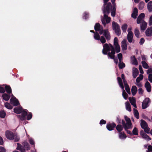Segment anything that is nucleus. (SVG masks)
<instances>
[{"instance_id": "obj_1", "label": "nucleus", "mask_w": 152, "mask_h": 152, "mask_svg": "<svg viewBox=\"0 0 152 152\" xmlns=\"http://www.w3.org/2000/svg\"><path fill=\"white\" fill-rule=\"evenodd\" d=\"M104 1V8L102 9L103 12L104 14V18H101V21L104 26H106V24L110 23L111 18L107 16L110 12V9L109 7L111 5L110 3H107L109 0H103Z\"/></svg>"}, {"instance_id": "obj_2", "label": "nucleus", "mask_w": 152, "mask_h": 152, "mask_svg": "<svg viewBox=\"0 0 152 152\" xmlns=\"http://www.w3.org/2000/svg\"><path fill=\"white\" fill-rule=\"evenodd\" d=\"M102 53L104 55H108V57L114 59V62L117 64L118 60L117 58L114 59L115 52L113 46L110 44L105 43L103 45Z\"/></svg>"}, {"instance_id": "obj_3", "label": "nucleus", "mask_w": 152, "mask_h": 152, "mask_svg": "<svg viewBox=\"0 0 152 152\" xmlns=\"http://www.w3.org/2000/svg\"><path fill=\"white\" fill-rule=\"evenodd\" d=\"M94 29L96 31H99L100 34H102L103 33V35L107 40H110V36L107 29L104 30L102 27L98 23H97L95 24L94 26Z\"/></svg>"}, {"instance_id": "obj_4", "label": "nucleus", "mask_w": 152, "mask_h": 152, "mask_svg": "<svg viewBox=\"0 0 152 152\" xmlns=\"http://www.w3.org/2000/svg\"><path fill=\"white\" fill-rule=\"evenodd\" d=\"M27 110H23L21 107H15L14 109V111L16 113L19 114L22 113V116L20 118V119L23 120L25 119V116L27 114Z\"/></svg>"}, {"instance_id": "obj_5", "label": "nucleus", "mask_w": 152, "mask_h": 152, "mask_svg": "<svg viewBox=\"0 0 152 152\" xmlns=\"http://www.w3.org/2000/svg\"><path fill=\"white\" fill-rule=\"evenodd\" d=\"M124 118L126 122V123L125 124V122L122 120V124L125 130H126V129H132V124L130 119L126 116H124Z\"/></svg>"}, {"instance_id": "obj_6", "label": "nucleus", "mask_w": 152, "mask_h": 152, "mask_svg": "<svg viewBox=\"0 0 152 152\" xmlns=\"http://www.w3.org/2000/svg\"><path fill=\"white\" fill-rule=\"evenodd\" d=\"M117 79L120 87L123 90V96L125 99H127L128 96L124 90V86L122 83V80L121 78L119 77H118Z\"/></svg>"}, {"instance_id": "obj_7", "label": "nucleus", "mask_w": 152, "mask_h": 152, "mask_svg": "<svg viewBox=\"0 0 152 152\" xmlns=\"http://www.w3.org/2000/svg\"><path fill=\"white\" fill-rule=\"evenodd\" d=\"M112 25L113 30L115 31L117 35L119 36L121 34V31L119 25L115 22L113 21L112 23Z\"/></svg>"}, {"instance_id": "obj_8", "label": "nucleus", "mask_w": 152, "mask_h": 152, "mask_svg": "<svg viewBox=\"0 0 152 152\" xmlns=\"http://www.w3.org/2000/svg\"><path fill=\"white\" fill-rule=\"evenodd\" d=\"M94 37L95 39L100 40L102 43H104L106 42V39L104 37L102 36L100 37L98 33L94 32Z\"/></svg>"}, {"instance_id": "obj_9", "label": "nucleus", "mask_w": 152, "mask_h": 152, "mask_svg": "<svg viewBox=\"0 0 152 152\" xmlns=\"http://www.w3.org/2000/svg\"><path fill=\"white\" fill-rule=\"evenodd\" d=\"M118 39L117 37H115L114 39L113 43L116 52L118 53L120 51V47L118 44Z\"/></svg>"}, {"instance_id": "obj_10", "label": "nucleus", "mask_w": 152, "mask_h": 152, "mask_svg": "<svg viewBox=\"0 0 152 152\" xmlns=\"http://www.w3.org/2000/svg\"><path fill=\"white\" fill-rule=\"evenodd\" d=\"M10 101L11 104H13L14 106L18 105L19 103L18 100L12 94V97L11 98Z\"/></svg>"}, {"instance_id": "obj_11", "label": "nucleus", "mask_w": 152, "mask_h": 152, "mask_svg": "<svg viewBox=\"0 0 152 152\" xmlns=\"http://www.w3.org/2000/svg\"><path fill=\"white\" fill-rule=\"evenodd\" d=\"M14 135L13 133L10 131L7 130L5 132L6 137L9 140H13Z\"/></svg>"}, {"instance_id": "obj_12", "label": "nucleus", "mask_w": 152, "mask_h": 152, "mask_svg": "<svg viewBox=\"0 0 152 152\" xmlns=\"http://www.w3.org/2000/svg\"><path fill=\"white\" fill-rule=\"evenodd\" d=\"M150 102V99L148 98H146L143 101L142 104V108L145 109L148 106V104Z\"/></svg>"}, {"instance_id": "obj_13", "label": "nucleus", "mask_w": 152, "mask_h": 152, "mask_svg": "<svg viewBox=\"0 0 152 152\" xmlns=\"http://www.w3.org/2000/svg\"><path fill=\"white\" fill-rule=\"evenodd\" d=\"M145 16V15L144 13H141L139 15L137 19V24H140L145 21L143 20Z\"/></svg>"}, {"instance_id": "obj_14", "label": "nucleus", "mask_w": 152, "mask_h": 152, "mask_svg": "<svg viewBox=\"0 0 152 152\" xmlns=\"http://www.w3.org/2000/svg\"><path fill=\"white\" fill-rule=\"evenodd\" d=\"M115 7L116 6L115 4H114L113 5L112 7L111 6V4L110 6L109 7V8L110 9V11H112V12H111V15L113 17L115 16Z\"/></svg>"}, {"instance_id": "obj_15", "label": "nucleus", "mask_w": 152, "mask_h": 152, "mask_svg": "<svg viewBox=\"0 0 152 152\" xmlns=\"http://www.w3.org/2000/svg\"><path fill=\"white\" fill-rule=\"evenodd\" d=\"M140 133L142 138L148 140H151L147 134L144 133L143 130L140 131Z\"/></svg>"}, {"instance_id": "obj_16", "label": "nucleus", "mask_w": 152, "mask_h": 152, "mask_svg": "<svg viewBox=\"0 0 152 152\" xmlns=\"http://www.w3.org/2000/svg\"><path fill=\"white\" fill-rule=\"evenodd\" d=\"M121 47L122 50H125L127 49V45H126V39H124L121 42Z\"/></svg>"}, {"instance_id": "obj_17", "label": "nucleus", "mask_w": 152, "mask_h": 152, "mask_svg": "<svg viewBox=\"0 0 152 152\" xmlns=\"http://www.w3.org/2000/svg\"><path fill=\"white\" fill-rule=\"evenodd\" d=\"M133 37V32H129L127 35V39L128 41L129 42H132V41Z\"/></svg>"}, {"instance_id": "obj_18", "label": "nucleus", "mask_w": 152, "mask_h": 152, "mask_svg": "<svg viewBox=\"0 0 152 152\" xmlns=\"http://www.w3.org/2000/svg\"><path fill=\"white\" fill-rule=\"evenodd\" d=\"M116 125L115 124L113 123L112 124H107L106 127L107 129L109 131H111L114 128L115 126Z\"/></svg>"}, {"instance_id": "obj_19", "label": "nucleus", "mask_w": 152, "mask_h": 152, "mask_svg": "<svg viewBox=\"0 0 152 152\" xmlns=\"http://www.w3.org/2000/svg\"><path fill=\"white\" fill-rule=\"evenodd\" d=\"M129 100L131 104L135 108H137V106L136 104V100L134 97L131 98L129 97Z\"/></svg>"}, {"instance_id": "obj_20", "label": "nucleus", "mask_w": 152, "mask_h": 152, "mask_svg": "<svg viewBox=\"0 0 152 152\" xmlns=\"http://www.w3.org/2000/svg\"><path fill=\"white\" fill-rule=\"evenodd\" d=\"M139 74V72L137 69L134 68L132 70V75L134 78H135Z\"/></svg>"}, {"instance_id": "obj_21", "label": "nucleus", "mask_w": 152, "mask_h": 152, "mask_svg": "<svg viewBox=\"0 0 152 152\" xmlns=\"http://www.w3.org/2000/svg\"><path fill=\"white\" fill-rule=\"evenodd\" d=\"M17 145V147L16 148L17 150L20 151L21 152H25V149L24 147L22 146L20 144L18 143Z\"/></svg>"}, {"instance_id": "obj_22", "label": "nucleus", "mask_w": 152, "mask_h": 152, "mask_svg": "<svg viewBox=\"0 0 152 152\" xmlns=\"http://www.w3.org/2000/svg\"><path fill=\"white\" fill-rule=\"evenodd\" d=\"M145 86L147 91L148 92H150L151 91V86L148 81L146 82L145 84Z\"/></svg>"}, {"instance_id": "obj_23", "label": "nucleus", "mask_w": 152, "mask_h": 152, "mask_svg": "<svg viewBox=\"0 0 152 152\" xmlns=\"http://www.w3.org/2000/svg\"><path fill=\"white\" fill-rule=\"evenodd\" d=\"M138 10L136 8H134V9L133 12L132 14V16L134 18H136L137 15Z\"/></svg>"}, {"instance_id": "obj_24", "label": "nucleus", "mask_w": 152, "mask_h": 152, "mask_svg": "<svg viewBox=\"0 0 152 152\" xmlns=\"http://www.w3.org/2000/svg\"><path fill=\"white\" fill-rule=\"evenodd\" d=\"M145 33L146 36H148L152 35V27L150 28H148L146 31Z\"/></svg>"}, {"instance_id": "obj_25", "label": "nucleus", "mask_w": 152, "mask_h": 152, "mask_svg": "<svg viewBox=\"0 0 152 152\" xmlns=\"http://www.w3.org/2000/svg\"><path fill=\"white\" fill-rule=\"evenodd\" d=\"M147 23L145 21H143L142 23L140 25V28L141 30H145L147 27Z\"/></svg>"}, {"instance_id": "obj_26", "label": "nucleus", "mask_w": 152, "mask_h": 152, "mask_svg": "<svg viewBox=\"0 0 152 152\" xmlns=\"http://www.w3.org/2000/svg\"><path fill=\"white\" fill-rule=\"evenodd\" d=\"M137 91V88L135 86H133L131 89V91L132 95L134 96Z\"/></svg>"}, {"instance_id": "obj_27", "label": "nucleus", "mask_w": 152, "mask_h": 152, "mask_svg": "<svg viewBox=\"0 0 152 152\" xmlns=\"http://www.w3.org/2000/svg\"><path fill=\"white\" fill-rule=\"evenodd\" d=\"M118 136L119 138L121 139H125L126 137V135L123 132L119 133Z\"/></svg>"}, {"instance_id": "obj_28", "label": "nucleus", "mask_w": 152, "mask_h": 152, "mask_svg": "<svg viewBox=\"0 0 152 152\" xmlns=\"http://www.w3.org/2000/svg\"><path fill=\"white\" fill-rule=\"evenodd\" d=\"M126 108V110L129 112L131 111V109L130 103L128 102H126L125 103Z\"/></svg>"}, {"instance_id": "obj_29", "label": "nucleus", "mask_w": 152, "mask_h": 152, "mask_svg": "<svg viewBox=\"0 0 152 152\" xmlns=\"http://www.w3.org/2000/svg\"><path fill=\"white\" fill-rule=\"evenodd\" d=\"M141 126L142 128L143 129L147 126L148 125L146 123L144 120H141Z\"/></svg>"}, {"instance_id": "obj_30", "label": "nucleus", "mask_w": 152, "mask_h": 152, "mask_svg": "<svg viewBox=\"0 0 152 152\" xmlns=\"http://www.w3.org/2000/svg\"><path fill=\"white\" fill-rule=\"evenodd\" d=\"M131 59L133 64L136 65L138 64L137 59L134 56H132L131 58Z\"/></svg>"}, {"instance_id": "obj_31", "label": "nucleus", "mask_w": 152, "mask_h": 152, "mask_svg": "<svg viewBox=\"0 0 152 152\" xmlns=\"http://www.w3.org/2000/svg\"><path fill=\"white\" fill-rule=\"evenodd\" d=\"M3 99L5 101L8 100L10 98V96L7 94H4L2 95Z\"/></svg>"}, {"instance_id": "obj_32", "label": "nucleus", "mask_w": 152, "mask_h": 152, "mask_svg": "<svg viewBox=\"0 0 152 152\" xmlns=\"http://www.w3.org/2000/svg\"><path fill=\"white\" fill-rule=\"evenodd\" d=\"M148 9L149 12L152 11V1H150L148 4L147 5Z\"/></svg>"}, {"instance_id": "obj_33", "label": "nucleus", "mask_w": 152, "mask_h": 152, "mask_svg": "<svg viewBox=\"0 0 152 152\" xmlns=\"http://www.w3.org/2000/svg\"><path fill=\"white\" fill-rule=\"evenodd\" d=\"M124 84L125 90L127 93L129 94H130V89L128 85L127 84V83H125Z\"/></svg>"}, {"instance_id": "obj_34", "label": "nucleus", "mask_w": 152, "mask_h": 152, "mask_svg": "<svg viewBox=\"0 0 152 152\" xmlns=\"http://www.w3.org/2000/svg\"><path fill=\"white\" fill-rule=\"evenodd\" d=\"M134 33L135 36L137 38H139L140 37L139 30L137 29V28H136L135 29Z\"/></svg>"}, {"instance_id": "obj_35", "label": "nucleus", "mask_w": 152, "mask_h": 152, "mask_svg": "<svg viewBox=\"0 0 152 152\" xmlns=\"http://www.w3.org/2000/svg\"><path fill=\"white\" fill-rule=\"evenodd\" d=\"M142 64L144 68L146 69L148 68L149 66L144 61L142 62Z\"/></svg>"}, {"instance_id": "obj_36", "label": "nucleus", "mask_w": 152, "mask_h": 152, "mask_svg": "<svg viewBox=\"0 0 152 152\" xmlns=\"http://www.w3.org/2000/svg\"><path fill=\"white\" fill-rule=\"evenodd\" d=\"M116 128L119 132H120L122 130L123 127L121 125H118L116 126Z\"/></svg>"}, {"instance_id": "obj_37", "label": "nucleus", "mask_w": 152, "mask_h": 152, "mask_svg": "<svg viewBox=\"0 0 152 152\" xmlns=\"http://www.w3.org/2000/svg\"><path fill=\"white\" fill-rule=\"evenodd\" d=\"M145 4L143 2H140L139 5V9L140 10H142Z\"/></svg>"}, {"instance_id": "obj_38", "label": "nucleus", "mask_w": 152, "mask_h": 152, "mask_svg": "<svg viewBox=\"0 0 152 152\" xmlns=\"http://www.w3.org/2000/svg\"><path fill=\"white\" fill-rule=\"evenodd\" d=\"M5 89L7 92L8 93H10L12 92V90L11 87L9 86H5Z\"/></svg>"}, {"instance_id": "obj_39", "label": "nucleus", "mask_w": 152, "mask_h": 152, "mask_svg": "<svg viewBox=\"0 0 152 152\" xmlns=\"http://www.w3.org/2000/svg\"><path fill=\"white\" fill-rule=\"evenodd\" d=\"M134 113L135 116L137 119L139 118V113L138 111L136 109H134Z\"/></svg>"}, {"instance_id": "obj_40", "label": "nucleus", "mask_w": 152, "mask_h": 152, "mask_svg": "<svg viewBox=\"0 0 152 152\" xmlns=\"http://www.w3.org/2000/svg\"><path fill=\"white\" fill-rule=\"evenodd\" d=\"M4 105L5 107L8 109H11L12 108V107L10 103L8 102L5 103L4 104Z\"/></svg>"}, {"instance_id": "obj_41", "label": "nucleus", "mask_w": 152, "mask_h": 152, "mask_svg": "<svg viewBox=\"0 0 152 152\" xmlns=\"http://www.w3.org/2000/svg\"><path fill=\"white\" fill-rule=\"evenodd\" d=\"M6 115V113L3 110L0 111V117L1 118H4Z\"/></svg>"}, {"instance_id": "obj_42", "label": "nucleus", "mask_w": 152, "mask_h": 152, "mask_svg": "<svg viewBox=\"0 0 152 152\" xmlns=\"http://www.w3.org/2000/svg\"><path fill=\"white\" fill-rule=\"evenodd\" d=\"M143 77V76L142 74H140L139 76L137 77L136 80V82H139L142 80Z\"/></svg>"}, {"instance_id": "obj_43", "label": "nucleus", "mask_w": 152, "mask_h": 152, "mask_svg": "<svg viewBox=\"0 0 152 152\" xmlns=\"http://www.w3.org/2000/svg\"><path fill=\"white\" fill-rule=\"evenodd\" d=\"M127 26H128L126 24H124L122 25L121 28L124 32H126Z\"/></svg>"}, {"instance_id": "obj_44", "label": "nucleus", "mask_w": 152, "mask_h": 152, "mask_svg": "<svg viewBox=\"0 0 152 152\" xmlns=\"http://www.w3.org/2000/svg\"><path fill=\"white\" fill-rule=\"evenodd\" d=\"M132 133L133 134L135 135H137L138 134V130L136 127H134L133 131Z\"/></svg>"}, {"instance_id": "obj_45", "label": "nucleus", "mask_w": 152, "mask_h": 152, "mask_svg": "<svg viewBox=\"0 0 152 152\" xmlns=\"http://www.w3.org/2000/svg\"><path fill=\"white\" fill-rule=\"evenodd\" d=\"M118 66L119 68L120 69H122L125 67V64L122 61L119 62Z\"/></svg>"}, {"instance_id": "obj_46", "label": "nucleus", "mask_w": 152, "mask_h": 152, "mask_svg": "<svg viewBox=\"0 0 152 152\" xmlns=\"http://www.w3.org/2000/svg\"><path fill=\"white\" fill-rule=\"evenodd\" d=\"M118 57L120 62L122 61V55L121 53H119L118 54Z\"/></svg>"}, {"instance_id": "obj_47", "label": "nucleus", "mask_w": 152, "mask_h": 152, "mask_svg": "<svg viewBox=\"0 0 152 152\" xmlns=\"http://www.w3.org/2000/svg\"><path fill=\"white\" fill-rule=\"evenodd\" d=\"M143 129H144L145 132L146 133L149 134L150 133V129L148 127V126L146 127L143 128Z\"/></svg>"}, {"instance_id": "obj_48", "label": "nucleus", "mask_w": 152, "mask_h": 152, "mask_svg": "<svg viewBox=\"0 0 152 152\" xmlns=\"http://www.w3.org/2000/svg\"><path fill=\"white\" fill-rule=\"evenodd\" d=\"M13 139H14L15 141L18 142L20 138L18 136L15 135L13 136Z\"/></svg>"}, {"instance_id": "obj_49", "label": "nucleus", "mask_w": 152, "mask_h": 152, "mask_svg": "<svg viewBox=\"0 0 152 152\" xmlns=\"http://www.w3.org/2000/svg\"><path fill=\"white\" fill-rule=\"evenodd\" d=\"M29 143H30V144H31L34 145V143H35L34 142L33 139H32L31 138H29Z\"/></svg>"}, {"instance_id": "obj_50", "label": "nucleus", "mask_w": 152, "mask_h": 152, "mask_svg": "<svg viewBox=\"0 0 152 152\" xmlns=\"http://www.w3.org/2000/svg\"><path fill=\"white\" fill-rule=\"evenodd\" d=\"M88 14L86 12H84L83 14V18L84 19H86L87 18H88Z\"/></svg>"}, {"instance_id": "obj_51", "label": "nucleus", "mask_w": 152, "mask_h": 152, "mask_svg": "<svg viewBox=\"0 0 152 152\" xmlns=\"http://www.w3.org/2000/svg\"><path fill=\"white\" fill-rule=\"evenodd\" d=\"M24 147L27 150L29 149V145L28 143L25 142L24 143Z\"/></svg>"}, {"instance_id": "obj_52", "label": "nucleus", "mask_w": 152, "mask_h": 152, "mask_svg": "<svg viewBox=\"0 0 152 152\" xmlns=\"http://www.w3.org/2000/svg\"><path fill=\"white\" fill-rule=\"evenodd\" d=\"M32 117V115L31 113H29L27 116V119L28 120H30L31 119Z\"/></svg>"}, {"instance_id": "obj_53", "label": "nucleus", "mask_w": 152, "mask_h": 152, "mask_svg": "<svg viewBox=\"0 0 152 152\" xmlns=\"http://www.w3.org/2000/svg\"><path fill=\"white\" fill-rule=\"evenodd\" d=\"M135 84L138 87H140L142 86V84L139 82H136Z\"/></svg>"}, {"instance_id": "obj_54", "label": "nucleus", "mask_w": 152, "mask_h": 152, "mask_svg": "<svg viewBox=\"0 0 152 152\" xmlns=\"http://www.w3.org/2000/svg\"><path fill=\"white\" fill-rule=\"evenodd\" d=\"M139 69L140 70V72L141 73L143 74L144 73V72L142 70V68L141 65L139 66Z\"/></svg>"}, {"instance_id": "obj_55", "label": "nucleus", "mask_w": 152, "mask_h": 152, "mask_svg": "<svg viewBox=\"0 0 152 152\" xmlns=\"http://www.w3.org/2000/svg\"><path fill=\"white\" fill-rule=\"evenodd\" d=\"M147 73L148 74H151L152 73V68H150L147 71Z\"/></svg>"}, {"instance_id": "obj_56", "label": "nucleus", "mask_w": 152, "mask_h": 152, "mask_svg": "<svg viewBox=\"0 0 152 152\" xmlns=\"http://www.w3.org/2000/svg\"><path fill=\"white\" fill-rule=\"evenodd\" d=\"M148 80L150 81L151 83L152 82V74H150L148 76Z\"/></svg>"}, {"instance_id": "obj_57", "label": "nucleus", "mask_w": 152, "mask_h": 152, "mask_svg": "<svg viewBox=\"0 0 152 152\" xmlns=\"http://www.w3.org/2000/svg\"><path fill=\"white\" fill-rule=\"evenodd\" d=\"M6 150L5 148L1 146H0V152H5Z\"/></svg>"}, {"instance_id": "obj_58", "label": "nucleus", "mask_w": 152, "mask_h": 152, "mask_svg": "<svg viewBox=\"0 0 152 152\" xmlns=\"http://www.w3.org/2000/svg\"><path fill=\"white\" fill-rule=\"evenodd\" d=\"M5 91L4 88L2 87H0V92L1 93H4Z\"/></svg>"}, {"instance_id": "obj_59", "label": "nucleus", "mask_w": 152, "mask_h": 152, "mask_svg": "<svg viewBox=\"0 0 152 152\" xmlns=\"http://www.w3.org/2000/svg\"><path fill=\"white\" fill-rule=\"evenodd\" d=\"M149 26L152 25V15L149 18Z\"/></svg>"}, {"instance_id": "obj_60", "label": "nucleus", "mask_w": 152, "mask_h": 152, "mask_svg": "<svg viewBox=\"0 0 152 152\" xmlns=\"http://www.w3.org/2000/svg\"><path fill=\"white\" fill-rule=\"evenodd\" d=\"M138 93L140 94H142L143 93L142 89L141 88H140L138 89Z\"/></svg>"}, {"instance_id": "obj_61", "label": "nucleus", "mask_w": 152, "mask_h": 152, "mask_svg": "<svg viewBox=\"0 0 152 152\" xmlns=\"http://www.w3.org/2000/svg\"><path fill=\"white\" fill-rule=\"evenodd\" d=\"M145 40L143 38H142L141 39L140 42V45H142L144 42Z\"/></svg>"}, {"instance_id": "obj_62", "label": "nucleus", "mask_w": 152, "mask_h": 152, "mask_svg": "<svg viewBox=\"0 0 152 152\" xmlns=\"http://www.w3.org/2000/svg\"><path fill=\"white\" fill-rule=\"evenodd\" d=\"M148 151H152V146L151 145H149L148 146Z\"/></svg>"}, {"instance_id": "obj_63", "label": "nucleus", "mask_w": 152, "mask_h": 152, "mask_svg": "<svg viewBox=\"0 0 152 152\" xmlns=\"http://www.w3.org/2000/svg\"><path fill=\"white\" fill-rule=\"evenodd\" d=\"M4 143V141L3 138L0 136V145H2Z\"/></svg>"}, {"instance_id": "obj_64", "label": "nucleus", "mask_w": 152, "mask_h": 152, "mask_svg": "<svg viewBox=\"0 0 152 152\" xmlns=\"http://www.w3.org/2000/svg\"><path fill=\"white\" fill-rule=\"evenodd\" d=\"M106 123V121H105L104 120H101L100 122V124H105Z\"/></svg>"}]
</instances>
